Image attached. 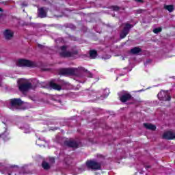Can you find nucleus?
Returning a JSON list of instances; mask_svg holds the SVG:
<instances>
[{
    "instance_id": "15",
    "label": "nucleus",
    "mask_w": 175,
    "mask_h": 175,
    "mask_svg": "<svg viewBox=\"0 0 175 175\" xmlns=\"http://www.w3.org/2000/svg\"><path fill=\"white\" fill-rule=\"evenodd\" d=\"M49 85L51 87V88H53V90H57V91H61V90H62V87H61V85L51 81L49 83Z\"/></svg>"
},
{
    "instance_id": "6",
    "label": "nucleus",
    "mask_w": 175,
    "mask_h": 175,
    "mask_svg": "<svg viewBox=\"0 0 175 175\" xmlns=\"http://www.w3.org/2000/svg\"><path fill=\"white\" fill-rule=\"evenodd\" d=\"M131 28H133V25H131L129 23H126L125 27H124L123 30L120 33V38L121 39H124L126 37V35L129 33V31Z\"/></svg>"
},
{
    "instance_id": "18",
    "label": "nucleus",
    "mask_w": 175,
    "mask_h": 175,
    "mask_svg": "<svg viewBox=\"0 0 175 175\" xmlns=\"http://www.w3.org/2000/svg\"><path fill=\"white\" fill-rule=\"evenodd\" d=\"M97 55H98V52H96V51L92 50L90 51V58H92V59H95Z\"/></svg>"
},
{
    "instance_id": "26",
    "label": "nucleus",
    "mask_w": 175,
    "mask_h": 175,
    "mask_svg": "<svg viewBox=\"0 0 175 175\" xmlns=\"http://www.w3.org/2000/svg\"><path fill=\"white\" fill-rule=\"evenodd\" d=\"M49 161H50V162H51V163H54V162H55V159L51 158Z\"/></svg>"
},
{
    "instance_id": "21",
    "label": "nucleus",
    "mask_w": 175,
    "mask_h": 175,
    "mask_svg": "<svg viewBox=\"0 0 175 175\" xmlns=\"http://www.w3.org/2000/svg\"><path fill=\"white\" fill-rule=\"evenodd\" d=\"M164 8L166 10H168V12H170V13H172V12H173L174 10V6H173L172 5H165Z\"/></svg>"
},
{
    "instance_id": "30",
    "label": "nucleus",
    "mask_w": 175,
    "mask_h": 175,
    "mask_svg": "<svg viewBox=\"0 0 175 175\" xmlns=\"http://www.w3.org/2000/svg\"><path fill=\"white\" fill-rule=\"evenodd\" d=\"M15 166L17 167V165H14V166L12 165V166L10 167V169H13V167H15Z\"/></svg>"
},
{
    "instance_id": "16",
    "label": "nucleus",
    "mask_w": 175,
    "mask_h": 175,
    "mask_svg": "<svg viewBox=\"0 0 175 175\" xmlns=\"http://www.w3.org/2000/svg\"><path fill=\"white\" fill-rule=\"evenodd\" d=\"M144 126L146 129H149L150 131H155V129H157V126L154 124H152L144 123Z\"/></svg>"
},
{
    "instance_id": "11",
    "label": "nucleus",
    "mask_w": 175,
    "mask_h": 175,
    "mask_svg": "<svg viewBox=\"0 0 175 175\" xmlns=\"http://www.w3.org/2000/svg\"><path fill=\"white\" fill-rule=\"evenodd\" d=\"M163 139L173 140V139H175V132L171 131L165 132L163 135Z\"/></svg>"
},
{
    "instance_id": "1",
    "label": "nucleus",
    "mask_w": 175,
    "mask_h": 175,
    "mask_svg": "<svg viewBox=\"0 0 175 175\" xmlns=\"http://www.w3.org/2000/svg\"><path fill=\"white\" fill-rule=\"evenodd\" d=\"M68 49V46L64 45L60 46V57H63V58H69L70 57H73V55H76L78 52L77 51H66Z\"/></svg>"
},
{
    "instance_id": "29",
    "label": "nucleus",
    "mask_w": 175,
    "mask_h": 175,
    "mask_svg": "<svg viewBox=\"0 0 175 175\" xmlns=\"http://www.w3.org/2000/svg\"><path fill=\"white\" fill-rule=\"evenodd\" d=\"M5 16H3L2 14L1 15V19L2 20V18H5Z\"/></svg>"
},
{
    "instance_id": "8",
    "label": "nucleus",
    "mask_w": 175,
    "mask_h": 175,
    "mask_svg": "<svg viewBox=\"0 0 175 175\" xmlns=\"http://www.w3.org/2000/svg\"><path fill=\"white\" fill-rule=\"evenodd\" d=\"M18 88L21 92H27L28 90L32 88V83L29 82H26L25 83H21L18 85Z\"/></svg>"
},
{
    "instance_id": "25",
    "label": "nucleus",
    "mask_w": 175,
    "mask_h": 175,
    "mask_svg": "<svg viewBox=\"0 0 175 175\" xmlns=\"http://www.w3.org/2000/svg\"><path fill=\"white\" fill-rule=\"evenodd\" d=\"M113 10H114L115 12H118V10H120V7L118 6H113L112 7Z\"/></svg>"
},
{
    "instance_id": "12",
    "label": "nucleus",
    "mask_w": 175,
    "mask_h": 175,
    "mask_svg": "<svg viewBox=\"0 0 175 175\" xmlns=\"http://www.w3.org/2000/svg\"><path fill=\"white\" fill-rule=\"evenodd\" d=\"M38 14L40 18H44L47 16V8L44 7L38 8Z\"/></svg>"
},
{
    "instance_id": "37",
    "label": "nucleus",
    "mask_w": 175,
    "mask_h": 175,
    "mask_svg": "<svg viewBox=\"0 0 175 175\" xmlns=\"http://www.w3.org/2000/svg\"><path fill=\"white\" fill-rule=\"evenodd\" d=\"M1 13H2V12H3V10L1 9Z\"/></svg>"
},
{
    "instance_id": "20",
    "label": "nucleus",
    "mask_w": 175,
    "mask_h": 175,
    "mask_svg": "<svg viewBox=\"0 0 175 175\" xmlns=\"http://www.w3.org/2000/svg\"><path fill=\"white\" fill-rule=\"evenodd\" d=\"M80 70H83V72H85L87 77H94V75H92V73H91V72L88 71V70H85V68L81 67Z\"/></svg>"
},
{
    "instance_id": "5",
    "label": "nucleus",
    "mask_w": 175,
    "mask_h": 175,
    "mask_svg": "<svg viewBox=\"0 0 175 175\" xmlns=\"http://www.w3.org/2000/svg\"><path fill=\"white\" fill-rule=\"evenodd\" d=\"M86 166L88 169H91V170H100L102 169L100 163L94 160L88 161L86 162Z\"/></svg>"
},
{
    "instance_id": "4",
    "label": "nucleus",
    "mask_w": 175,
    "mask_h": 175,
    "mask_svg": "<svg viewBox=\"0 0 175 175\" xmlns=\"http://www.w3.org/2000/svg\"><path fill=\"white\" fill-rule=\"evenodd\" d=\"M24 103L23 100L20 98H12L10 100V107L11 110H18L20 106Z\"/></svg>"
},
{
    "instance_id": "35",
    "label": "nucleus",
    "mask_w": 175,
    "mask_h": 175,
    "mask_svg": "<svg viewBox=\"0 0 175 175\" xmlns=\"http://www.w3.org/2000/svg\"><path fill=\"white\" fill-rule=\"evenodd\" d=\"M142 91H143V90H138L137 92H142Z\"/></svg>"
},
{
    "instance_id": "3",
    "label": "nucleus",
    "mask_w": 175,
    "mask_h": 175,
    "mask_svg": "<svg viewBox=\"0 0 175 175\" xmlns=\"http://www.w3.org/2000/svg\"><path fill=\"white\" fill-rule=\"evenodd\" d=\"M59 73L62 75L63 76H76L77 73H79V69L76 68H62L59 70Z\"/></svg>"
},
{
    "instance_id": "28",
    "label": "nucleus",
    "mask_w": 175,
    "mask_h": 175,
    "mask_svg": "<svg viewBox=\"0 0 175 175\" xmlns=\"http://www.w3.org/2000/svg\"><path fill=\"white\" fill-rule=\"evenodd\" d=\"M135 2H138L139 3H143V0H135Z\"/></svg>"
},
{
    "instance_id": "33",
    "label": "nucleus",
    "mask_w": 175,
    "mask_h": 175,
    "mask_svg": "<svg viewBox=\"0 0 175 175\" xmlns=\"http://www.w3.org/2000/svg\"><path fill=\"white\" fill-rule=\"evenodd\" d=\"M105 91H108V93H107V94L106 95V96H107L109 95V90H105Z\"/></svg>"
},
{
    "instance_id": "32",
    "label": "nucleus",
    "mask_w": 175,
    "mask_h": 175,
    "mask_svg": "<svg viewBox=\"0 0 175 175\" xmlns=\"http://www.w3.org/2000/svg\"><path fill=\"white\" fill-rule=\"evenodd\" d=\"M71 28H72L73 29H75V26L74 25H71Z\"/></svg>"
},
{
    "instance_id": "23",
    "label": "nucleus",
    "mask_w": 175,
    "mask_h": 175,
    "mask_svg": "<svg viewBox=\"0 0 175 175\" xmlns=\"http://www.w3.org/2000/svg\"><path fill=\"white\" fill-rule=\"evenodd\" d=\"M21 5L22 6V8H27V6H28V3L25 1H23V3H21Z\"/></svg>"
},
{
    "instance_id": "27",
    "label": "nucleus",
    "mask_w": 175,
    "mask_h": 175,
    "mask_svg": "<svg viewBox=\"0 0 175 175\" xmlns=\"http://www.w3.org/2000/svg\"><path fill=\"white\" fill-rule=\"evenodd\" d=\"M64 161L67 165H69V163H70V161H68L67 159H65Z\"/></svg>"
},
{
    "instance_id": "2",
    "label": "nucleus",
    "mask_w": 175,
    "mask_h": 175,
    "mask_svg": "<svg viewBox=\"0 0 175 175\" xmlns=\"http://www.w3.org/2000/svg\"><path fill=\"white\" fill-rule=\"evenodd\" d=\"M16 65L17 66H25L26 68H36V66H38V64H36V62L25 59H18L16 62Z\"/></svg>"
},
{
    "instance_id": "13",
    "label": "nucleus",
    "mask_w": 175,
    "mask_h": 175,
    "mask_svg": "<svg viewBox=\"0 0 175 175\" xmlns=\"http://www.w3.org/2000/svg\"><path fill=\"white\" fill-rule=\"evenodd\" d=\"M3 35L6 40H10L13 38V36H14V32L10 29H6L3 32Z\"/></svg>"
},
{
    "instance_id": "9",
    "label": "nucleus",
    "mask_w": 175,
    "mask_h": 175,
    "mask_svg": "<svg viewBox=\"0 0 175 175\" xmlns=\"http://www.w3.org/2000/svg\"><path fill=\"white\" fill-rule=\"evenodd\" d=\"M65 144L67 145L68 147H70L71 148H79V147H80V144H81V142L77 140H70L66 141L65 142Z\"/></svg>"
},
{
    "instance_id": "22",
    "label": "nucleus",
    "mask_w": 175,
    "mask_h": 175,
    "mask_svg": "<svg viewBox=\"0 0 175 175\" xmlns=\"http://www.w3.org/2000/svg\"><path fill=\"white\" fill-rule=\"evenodd\" d=\"M161 31H162V28L161 27L153 29L154 33H159V32H161Z\"/></svg>"
},
{
    "instance_id": "36",
    "label": "nucleus",
    "mask_w": 175,
    "mask_h": 175,
    "mask_svg": "<svg viewBox=\"0 0 175 175\" xmlns=\"http://www.w3.org/2000/svg\"><path fill=\"white\" fill-rule=\"evenodd\" d=\"M38 47H42V45H40V44H38Z\"/></svg>"
},
{
    "instance_id": "31",
    "label": "nucleus",
    "mask_w": 175,
    "mask_h": 175,
    "mask_svg": "<svg viewBox=\"0 0 175 175\" xmlns=\"http://www.w3.org/2000/svg\"><path fill=\"white\" fill-rule=\"evenodd\" d=\"M150 165L146 166V169H147V170H148V169H150Z\"/></svg>"
},
{
    "instance_id": "39",
    "label": "nucleus",
    "mask_w": 175,
    "mask_h": 175,
    "mask_svg": "<svg viewBox=\"0 0 175 175\" xmlns=\"http://www.w3.org/2000/svg\"><path fill=\"white\" fill-rule=\"evenodd\" d=\"M8 175H10V173H8Z\"/></svg>"
},
{
    "instance_id": "19",
    "label": "nucleus",
    "mask_w": 175,
    "mask_h": 175,
    "mask_svg": "<svg viewBox=\"0 0 175 175\" xmlns=\"http://www.w3.org/2000/svg\"><path fill=\"white\" fill-rule=\"evenodd\" d=\"M42 167H43V169L44 170H49L50 169V167H51V166L50 165V164H49V163L43 161L42 163Z\"/></svg>"
},
{
    "instance_id": "38",
    "label": "nucleus",
    "mask_w": 175,
    "mask_h": 175,
    "mask_svg": "<svg viewBox=\"0 0 175 175\" xmlns=\"http://www.w3.org/2000/svg\"><path fill=\"white\" fill-rule=\"evenodd\" d=\"M1 3H5V2H2Z\"/></svg>"
},
{
    "instance_id": "7",
    "label": "nucleus",
    "mask_w": 175,
    "mask_h": 175,
    "mask_svg": "<svg viewBox=\"0 0 175 175\" xmlns=\"http://www.w3.org/2000/svg\"><path fill=\"white\" fill-rule=\"evenodd\" d=\"M158 98L160 100H164L165 102L170 100L172 98L167 92L161 91L157 94Z\"/></svg>"
},
{
    "instance_id": "10",
    "label": "nucleus",
    "mask_w": 175,
    "mask_h": 175,
    "mask_svg": "<svg viewBox=\"0 0 175 175\" xmlns=\"http://www.w3.org/2000/svg\"><path fill=\"white\" fill-rule=\"evenodd\" d=\"M1 126L3 127L4 131V133L1 134V137L6 142V140H9V133L6 132V131H8V121L2 122Z\"/></svg>"
},
{
    "instance_id": "34",
    "label": "nucleus",
    "mask_w": 175,
    "mask_h": 175,
    "mask_svg": "<svg viewBox=\"0 0 175 175\" xmlns=\"http://www.w3.org/2000/svg\"><path fill=\"white\" fill-rule=\"evenodd\" d=\"M5 170L8 172V170H9V167H5Z\"/></svg>"
},
{
    "instance_id": "17",
    "label": "nucleus",
    "mask_w": 175,
    "mask_h": 175,
    "mask_svg": "<svg viewBox=\"0 0 175 175\" xmlns=\"http://www.w3.org/2000/svg\"><path fill=\"white\" fill-rule=\"evenodd\" d=\"M131 54H139V53H142V49L139 47H134L131 50Z\"/></svg>"
},
{
    "instance_id": "24",
    "label": "nucleus",
    "mask_w": 175,
    "mask_h": 175,
    "mask_svg": "<svg viewBox=\"0 0 175 175\" xmlns=\"http://www.w3.org/2000/svg\"><path fill=\"white\" fill-rule=\"evenodd\" d=\"M143 12H144V10L139 9L135 11V13H137V14H141Z\"/></svg>"
},
{
    "instance_id": "14",
    "label": "nucleus",
    "mask_w": 175,
    "mask_h": 175,
    "mask_svg": "<svg viewBox=\"0 0 175 175\" xmlns=\"http://www.w3.org/2000/svg\"><path fill=\"white\" fill-rule=\"evenodd\" d=\"M130 99H132V95L129 93L125 92L120 96V100L124 103H125V102H128Z\"/></svg>"
},
{
    "instance_id": "40",
    "label": "nucleus",
    "mask_w": 175,
    "mask_h": 175,
    "mask_svg": "<svg viewBox=\"0 0 175 175\" xmlns=\"http://www.w3.org/2000/svg\"><path fill=\"white\" fill-rule=\"evenodd\" d=\"M122 59H124V58L123 57Z\"/></svg>"
}]
</instances>
